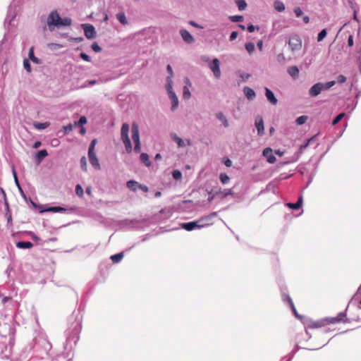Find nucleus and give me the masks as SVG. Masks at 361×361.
<instances>
[{
    "label": "nucleus",
    "instance_id": "49",
    "mask_svg": "<svg viewBox=\"0 0 361 361\" xmlns=\"http://www.w3.org/2000/svg\"><path fill=\"white\" fill-rule=\"evenodd\" d=\"M307 120V116H305V115H302L300 117H298L297 119H296V123L298 125H302L303 123H305V121Z\"/></svg>",
    "mask_w": 361,
    "mask_h": 361
},
{
    "label": "nucleus",
    "instance_id": "11",
    "mask_svg": "<svg viewBox=\"0 0 361 361\" xmlns=\"http://www.w3.org/2000/svg\"><path fill=\"white\" fill-rule=\"evenodd\" d=\"M255 127L257 130V134L259 136H262L264 133V121L263 118L260 116H257L255 118Z\"/></svg>",
    "mask_w": 361,
    "mask_h": 361
},
{
    "label": "nucleus",
    "instance_id": "17",
    "mask_svg": "<svg viewBox=\"0 0 361 361\" xmlns=\"http://www.w3.org/2000/svg\"><path fill=\"white\" fill-rule=\"evenodd\" d=\"M185 82L186 85L184 86L183 88V97L185 99H188L191 97V94H190V92L189 90V87L191 86V82L188 78H185Z\"/></svg>",
    "mask_w": 361,
    "mask_h": 361
},
{
    "label": "nucleus",
    "instance_id": "15",
    "mask_svg": "<svg viewBox=\"0 0 361 361\" xmlns=\"http://www.w3.org/2000/svg\"><path fill=\"white\" fill-rule=\"evenodd\" d=\"M263 156L267 158V161L269 164H274L276 159L274 155L272 154V149L270 147H267L263 150Z\"/></svg>",
    "mask_w": 361,
    "mask_h": 361
},
{
    "label": "nucleus",
    "instance_id": "57",
    "mask_svg": "<svg viewBox=\"0 0 361 361\" xmlns=\"http://www.w3.org/2000/svg\"><path fill=\"white\" fill-rule=\"evenodd\" d=\"M80 165H81V168L83 171H87V161H86V158L85 157H82L81 159H80Z\"/></svg>",
    "mask_w": 361,
    "mask_h": 361
},
{
    "label": "nucleus",
    "instance_id": "6",
    "mask_svg": "<svg viewBox=\"0 0 361 361\" xmlns=\"http://www.w3.org/2000/svg\"><path fill=\"white\" fill-rule=\"evenodd\" d=\"M17 15V11H16V6L11 5L8 7L7 16L5 18L4 25H6V23L8 24V25H11L12 22L14 20Z\"/></svg>",
    "mask_w": 361,
    "mask_h": 361
},
{
    "label": "nucleus",
    "instance_id": "40",
    "mask_svg": "<svg viewBox=\"0 0 361 361\" xmlns=\"http://www.w3.org/2000/svg\"><path fill=\"white\" fill-rule=\"evenodd\" d=\"M216 116L217 118L222 123L224 127H228L229 126L225 114H216Z\"/></svg>",
    "mask_w": 361,
    "mask_h": 361
},
{
    "label": "nucleus",
    "instance_id": "21",
    "mask_svg": "<svg viewBox=\"0 0 361 361\" xmlns=\"http://www.w3.org/2000/svg\"><path fill=\"white\" fill-rule=\"evenodd\" d=\"M170 137L171 140L175 142L179 147H184L185 146V142L183 140L182 138L178 137L177 134L172 133L170 134Z\"/></svg>",
    "mask_w": 361,
    "mask_h": 361
},
{
    "label": "nucleus",
    "instance_id": "45",
    "mask_svg": "<svg viewBox=\"0 0 361 361\" xmlns=\"http://www.w3.org/2000/svg\"><path fill=\"white\" fill-rule=\"evenodd\" d=\"M75 193L80 197H82L83 196V194H84L83 188L79 184L76 185V186H75Z\"/></svg>",
    "mask_w": 361,
    "mask_h": 361
},
{
    "label": "nucleus",
    "instance_id": "46",
    "mask_svg": "<svg viewBox=\"0 0 361 361\" xmlns=\"http://www.w3.org/2000/svg\"><path fill=\"white\" fill-rule=\"evenodd\" d=\"M282 299L284 302H288L289 305H291V302H293V300L288 294H286L284 292H283Z\"/></svg>",
    "mask_w": 361,
    "mask_h": 361
},
{
    "label": "nucleus",
    "instance_id": "44",
    "mask_svg": "<svg viewBox=\"0 0 361 361\" xmlns=\"http://www.w3.org/2000/svg\"><path fill=\"white\" fill-rule=\"evenodd\" d=\"M236 4L240 11H243V10L245 9V8L247 6V4L244 0H237Z\"/></svg>",
    "mask_w": 361,
    "mask_h": 361
},
{
    "label": "nucleus",
    "instance_id": "31",
    "mask_svg": "<svg viewBox=\"0 0 361 361\" xmlns=\"http://www.w3.org/2000/svg\"><path fill=\"white\" fill-rule=\"evenodd\" d=\"M50 126V123L49 122H44V123H39V122H34L33 123V126L37 129V130H44L45 128H47V127H49Z\"/></svg>",
    "mask_w": 361,
    "mask_h": 361
},
{
    "label": "nucleus",
    "instance_id": "1",
    "mask_svg": "<svg viewBox=\"0 0 361 361\" xmlns=\"http://www.w3.org/2000/svg\"><path fill=\"white\" fill-rule=\"evenodd\" d=\"M69 327L66 331V342L69 344L72 342L76 344L82 329V316L79 313L72 315L69 319Z\"/></svg>",
    "mask_w": 361,
    "mask_h": 361
},
{
    "label": "nucleus",
    "instance_id": "32",
    "mask_svg": "<svg viewBox=\"0 0 361 361\" xmlns=\"http://www.w3.org/2000/svg\"><path fill=\"white\" fill-rule=\"evenodd\" d=\"M128 131H129V125L126 123H124L122 125L121 130V138L129 137L128 136Z\"/></svg>",
    "mask_w": 361,
    "mask_h": 361
},
{
    "label": "nucleus",
    "instance_id": "24",
    "mask_svg": "<svg viewBox=\"0 0 361 361\" xmlns=\"http://www.w3.org/2000/svg\"><path fill=\"white\" fill-rule=\"evenodd\" d=\"M171 101V110H175L178 106V99L175 92H171V95L169 96Z\"/></svg>",
    "mask_w": 361,
    "mask_h": 361
},
{
    "label": "nucleus",
    "instance_id": "50",
    "mask_svg": "<svg viewBox=\"0 0 361 361\" xmlns=\"http://www.w3.org/2000/svg\"><path fill=\"white\" fill-rule=\"evenodd\" d=\"M217 215V213L214 212H212L210 214L207 215V216H204L202 218H200V221H209L211 220L213 217L216 216Z\"/></svg>",
    "mask_w": 361,
    "mask_h": 361
},
{
    "label": "nucleus",
    "instance_id": "63",
    "mask_svg": "<svg viewBox=\"0 0 361 361\" xmlns=\"http://www.w3.org/2000/svg\"><path fill=\"white\" fill-rule=\"evenodd\" d=\"M96 143H97V139H93L90 142L88 151H94V147H95Z\"/></svg>",
    "mask_w": 361,
    "mask_h": 361
},
{
    "label": "nucleus",
    "instance_id": "19",
    "mask_svg": "<svg viewBox=\"0 0 361 361\" xmlns=\"http://www.w3.org/2000/svg\"><path fill=\"white\" fill-rule=\"evenodd\" d=\"M265 95L267 100L272 104H276L277 99L276 98L274 92L268 87H265Z\"/></svg>",
    "mask_w": 361,
    "mask_h": 361
},
{
    "label": "nucleus",
    "instance_id": "62",
    "mask_svg": "<svg viewBox=\"0 0 361 361\" xmlns=\"http://www.w3.org/2000/svg\"><path fill=\"white\" fill-rule=\"evenodd\" d=\"M80 56L85 61L90 62L91 61L90 57L84 52L80 53Z\"/></svg>",
    "mask_w": 361,
    "mask_h": 361
},
{
    "label": "nucleus",
    "instance_id": "28",
    "mask_svg": "<svg viewBox=\"0 0 361 361\" xmlns=\"http://www.w3.org/2000/svg\"><path fill=\"white\" fill-rule=\"evenodd\" d=\"M346 314L343 312H340L337 317L331 318L330 323H336L345 321Z\"/></svg>",
    "mask_w": 361,
    "mask_h": 361
},
{
    "label": "nucleus",
    "instance_id": "12",
    "mask_svg": "<svg viewBox=\"0 0 361 361\" xmlns=\"http://www.w3.org/2000/svg\"><path fill=\"white\" fill-rule=\"evenodd\" d=\"M180 35L183 38V41L188 44H192L195 42V39L192 37V35L185 29H181L180 30Z\"/></svg>",
    "mask_w": 361,
    "mask_h": 361
},
{
    "label": "nucleus",
    "instance_id": "10",
    "mask_svg": "<svg viewBox=\"0 0 361 361\" xmlns=\"http://www.w3.org/2000/svg\"><path fill=\"white\" fill-rule=\"evenodd\" d=\"M68 210L73 211V209L71 208V209H66L64 207H59V206L48 207L47 205L45 209H41L40 211H39V212L40 214H42L44 212L62 213V212H65L66 211H68Z\"/></svg>",
    "mask_w": 361,
    "mask_h": 361
},
{
    "label": "nucleus",
    "instance_id": "26",
    "mask_svg": "<svg viewBox=\"0 0 361 361\" xmlns=\"http://www.w3.org/2000/svg\"><path fill=\"white\" fill-rule=\"evenodd\" d=\"M16 247L20 249H30L33 247V244L30 241H18Z\"/></svg>",
    "mask_w": 361,
    "mask_h": 361
},
{
    "label": "nucleus",
    "instance_id": "30",
    "mask_svg": "<svg viewBox=\"0 0 361 361\" xmlns=\"http://www.w3.org/2000/svg\"><path fill=\"white\" fill-rule=\"evenodd\" d=\"M28 56H29V59L35 63L36 64H39L40 63V61L38 58H37L35 56V54H34V47H31L29 49V52H28Z\"/></svg>",
    "mask_w": 361,
    "mask_h": 361
},
{
    "label": "nucleus",
    "instance_id": "52",
    "mask_svg": "<svg viewBox=\"0 0 361 361\" xmlns=\"http://www.w3.org/2000/svg\"><path fill=\"white\" fill-rule=\"evenodd\" d=\"M30 203L32 205V207L36 208V209H39V211L41 209H46L47 205L38 204L35 203V202H33L31 199H30Z\"/></svg>",
    "mask_w": 361,
    "mask_h": 361
},
{
    "label": "nucleus",
    "instance_id": "41",
    "mask_svg": "<svg viewBox=\"0 0 361 361\" xmlns=\"http://www.w3.org/2000/svg\"><path fill=\"white\" fill-rule=\"evenodd\" d=\"M245 49L247 51V52L251 54L254 52L255 46L253 42H247L245 45Z\"/></svg>",
    "mask_w": 361,
    "mask_h": 361
},
{
    "label": "nucleus",
    "instance_id": "42",
    "mask_svg": "<svg viewBox=\"0 0 361 361\" xmlns=\"http://www.w3.org/2000/svg\"><path fill=\"white\" fill-rule=\"evenodd\" d=\"M219 179H220L221 182L222 183V184H227L230 180L229 176L225 173H220Z\"/></svg>",
    "mask_w": 361,
    "mask_h": 361
},
{
    "label": "nucleus",
    "instance_id": "34",
    "mask_svg": "<svg viewBox=\"0 0 361 361\" xmlns=\"http://www.w3.org/2000/svg\"><path fill=\"white\" fill-rule=\"evenodd\" d=\"M219 192H220L219 194V197L221 199H224L226 198L227 196L228 195H233V191L231 190V189H229V190H221V189H219V190H217Z\"/></svg>",
    "mask_w": 361,
    "mask_h": 361
},
{
    "label": "nucleus",
    "instance_id": "33",
    "mask_svg": "<svg viewBox=\"0 0 361 361\" xmlns=\"http://www.w3.org/2000/svg\"><path fill=\"white\" fill-rule=\"evenodd\" d=\"M72 23V20L71 18H68V17H66V18H61V20L59 23V27H63V26H69L71 25Z\"/></svg>",
    "mask_w": 361,
    "mask_h": 361
},
{
    "label": "nucleus",
    "instance_id": "58",
    "mask_svg": "<svg viewBox=\"0 0 361 361\" xmlns=\"http://www.w3.org/2000/svg\"><path fill=\"white\" fill-rule=\"evenodd\" d=\"M345 114H338V116L333 120L332 125H336L341 119L344 117Z\"/></svg>",
    "mask_w": 361,
    "mask_h": 361
},
{
    "label": "nucleus",
    "instance_id": "3",
    "mask_svg": "<svg viewBox=\"0 0 361 361\" xmlns=\"http://www.w3.org/2000/svg\"><path fill=\"white\" fill-rule=\"evenodd\" d=\"M61 20V17L56 11H51L48 16L47 23L51 31L53 30L54 27H59V23Z\"/></svg>",
    "mask_w": 361,
    "mask_h": 361
},
{
    "label": "nucleus",
    "instance_id": "56",
    "mask_svg": "<svg viewBox=\"0 0 361 361\" xmlns=\"http://www.w3.org/2000/svg\"><path fill=\"white\" fill-rule=\"evenodd\" d=\"M294 315L295 316V317H297L298 319H300V318L302 317V315L298 314V312H297L296 310V308L293 304V302H291V305H290Z\"/></svg>",
    "mask_w": 361,
    "mask_h": 361
},
{
    "label": "nucleus",
    "instance_id": "25",
    "mask_svg": "<svg viewBox=\"0 0 361 361\" xmlns=\"http://www.w3.org/2000/svg\"><path fill=\"white\" fill-rule=\"evenodd\" d=\"M140 159L142 163L145 164L147 167H149L152 165V162L149 159V157L147 153H141L140 156Z\"/></svg>",
    "mask_w": 361,
    "mask_h": 361
},
{
    "label": "nucleus",
    "instance_id": "60",
    "mask_svg": "<svg viewBox=\"0 0 361 361\" xmlns=\"http://www.w3.org/2000/svg\"><path fill=\"white\" fill-rule=\"evenodd\" d=\"M27 233L31 236L32 239L36 242L39 241L40 238L35 233L28 231Z\"/></svg>",
    "mask_w": 361,
    "mask_h": 361
},
{
    "label": "nucleus",
    "instance_id": "53",
    "mask_svg": "<svg viewBox=\"0 0 361 361\" xmlns=\"http://www.w3.org/2000/svg\"><path fill=\"white\" fill-rule=\"evenodd\" d=\"M315 138H316V135H313L310 139L307 140V142H306V143L301 145H300V149L301 151H302L303 149H305L308 146L309 143H310V142L314 141V140Z\"/></svg>",
    "mask_w": 361,
    "mask_h": 361
},
{
    "label": "nucleus",
    "instance_id": "14",
    "mask_svg": "<svg viewBox=\"0 0 361 361\" xmlns=\"http://www.w3.org/2000/svg\"><path fill=\"white\" fill-rule=\"evenodd\" d=\"M336 84V81H329L325 83L317 82V95L322 91L327 90Z\"/></svg>",
    "mask_w": 361,
    "mask_h": 361
},
{
    "label": "nucleus",
    "instance_id": "13",
    "mask_svg": "<svg viewBox=\"0 0 361 361\" xmlns=\"http://www.w3.org/2000/svg\"><path fill=\"white\" fill-rule=\"evenodd\" d=\"M88 158L90 164L97 169H100L99 160L94 151H88Z\"/></svg>",
    "mask_w": 361,
    "mask_h": 361
},
{
    "label": "nucleus",
    "instance_id": "64",
    "mask_svg": "<svg viewBox=\"0 0 361 361\" xmlns=\"http://www.w3.org/2000/svg\"><path fill=\"white\" fill-rule=\"evenodd\" d=\"M346 81V77L343 75H339L338 77H337V82L338 83H343Z\"/></svg>",
    "mask_w": 361,
    "mask_h": 361
},
{
    "label": "nucleus",
    "instance_id": "8",
    "mask_svg": "<svg viewBox=\"0 0 361 361\" xmlns=\"http://www.w3.org/2000/svg\"><path fill=\"white\" fill-rule=\"evenodd\" d=\"M81 26L84 30L85 35L87 39H92L96 37V30L92 25L87 23L82 24Z\"/></svg>",
    "mask_w": 361,
    "mask_h": 361
},
{
    "label": "nucleus",
    "instance_id": "9",
    "mask_svg": "<svg viewBox=\"0 0 361 361\" xmlns=\"http://www.w3.org/2000/svg\"><path fill=\"white\" fill-rule=\"evenodd\" d=\"M209 68L213 72L215 78H219L221 75L220 63L219 59H214L209 63Z\"/></svg>",
    "mask_w": 361,
    "mask_h": 361
},
{
    "label": "nucleus",
    "instance_id": "55",
    "mask_svg": "<svg viewBox=\"0 0 361 361\" xmlns=\"http://www.w3.org/2000/svg\"><path fill=\"white\" fill-rule=\"evenodd\" d=\"M23 67L27 72L31 71V67H30V63L29 59H24Z\"/></svg>",
    "mask_w": 361,
    "mask_h": 361
},
{
    "label": "nucleus",
    "instance_id": "2",
    "mask_svg": "<svg viewBox=\"0 0 361 361\" xmlns=\"http://www.w3.org/2000/svg\"><path fill=\"white\" fill-rule=\"evenodd\" d=\"M34 348L36 350H40L41 355L39 357L44 358V355H48L49 352L51 350V344L48 340L40 338L36 342Z\"/></svg>",
    "mask_w": 361,
    "mask_h": 361
},
{
    "label": "nucleus",
    "instance_id": "36",
    "mask_svg": "<svg viewBox=\"0 0 361 361\" xmlns=\"http://www.w3.org/2000/svg\"><path fill=\"white\" fill-rule=\"evenodd\" d=\"M274 6V8L279 12H282L285 10V5L281 1H278V0L275 1Z\"/></svg>",
    "mask_w": 361,
    "mask_h": 361
},
{
    "label": "nucleus",
    "instance_id": "37",
    "mask_svg": "<svg viewBox=\"0 0 361 361\" xmlns=\"http://www.w3.org/2000/svg\"><path fill=\"white\" fill-rule=\"evenodd\" d=\"M116 19L122 24L126 25L128 23L126 15L124 13H118L116 14Z\"/></svg>",
    "mask_w": 361,
    "mask_h": 361
},
{
    "label": "nucleus",
    "instance_id": "18",
    "mask_svg": "<svg viewBox=\"0 0 361 361\" xmlns=\"http://www.w3.org/2000/svg\"><path fill=\"white\" fill-rule=\"evenodd\" d=\"M48 156L47 149L39 150L35 154V163L39 165L42 160Z\"/></svg>",
    "mask_w": 361,
    "mask_h": 361
},
{
    "label": "nucleus",
    "instance_id": "59",
    "mask_svg": "<svg viewBox=\"0 0 361 361\" xmlns=\"http://www.w3.org/2000/svg\"><path fill=\"white\" fill-rule=\"evenodd\" d=\"M91 48L95 52H99L102 50V48L97 42L92 43Z\"/></svg>",
    "mask_w": 361,
    "mask_h": 361
},
{
    "label": "nucleus",
    "instance_id": "38",
    "mask_svg": "<svg viewBox=\"0 0 361 361\" xmlns=\"http://www.w3.org/2000/svg\"><path fill=\"white\" fill-rule=\"evenodd\" d=\"M87 123V118L85 116H82L80 118V119L77 121H75L73 125V128L75 127H80L82 126H84Z\"/></svg>",
    "mask_w": 361,
    "mask_h": 361
},
{
    "label": "nucleus",
    "instance_id": "5",
    "mask_svg": "<svg viewBox=\"0 0 361 361\" xmlns=\"http://www.w3.org/2000/svg\"><path fill=\"white\" fill-rule=\"evenodd\" d=\"M288 45L292 51L300 50L302 47V41L300 37L297 35L291 36L288 40Z\"/></svg>",
    "mask_w": 361,
    "mask_h": 361
},
{
    "label": "nucleus",
    "instance_id": "61",
    "mask_svg": "<svg viewBox=\"0 0 361 361\" xmlns=\"http://www.w3.org/2000/svg\"><path fill=\"white\" fill-rule=\"evenodd\" d=\"M294 13L298 18L300 17L303 13L302 11L301 10V8L300 7L295 8Z\"/></svg>",
    "mask_w": 361,
    "mask_h": 361
},
{
    "label": "nucleus",
    "instance_id": "22",
    "mask_svg": "<svg viewBox=\"0 0 361 361\" xmlns=\"http://www.w3.org/2000/svg\"><path fill=\"white\" fill-rule=\"evenodd\" d=\"M288 73L293 78L296 79L299 75V68L296 66H292L288 68Z\"/></svg>",
    "mask_w": 361,
    "mask_h": 361
},
{
    "label": "nucleus",
    "instance_id": "47",
    "mask_svg": "<svg viewBox=\"0 0 361 361\" xmlns=\"http://www.w3.org/2000/svg\"><path fill=\"white\" fill-rule=\"evenodd\" d=\"M229 19L233 22V23H237V22H240V21H243V16H229Z\"/></svg>",
    "mask_w": 361,
    "mask_h": 361
},
{
    "label": "nucleus",
    "instance_id": "23",
    "mask_svg": "<svg viewBox=\"0 0 361 361\" xmlns=\"http://www.w3.org/2000/svg\"><path fill=\"white\" fill-rule=\"evenodd\" d=\"M243 93L245 96L247 97V99L249 100H252L255 97V91L249 87H244Z\"/></svg>",
    "mask_w": 361,
    "mask_h": 361
},
{
    "label": "nucleus",
    "instance_id": "29",
    "mask_svg": "<svg viewBox=\"0 0 361 361\" xmlns=\"http://www.w3.org/2000/svg\"><path fill=\"white\" fill-rule=\"evenodd\" d=\"M121 139L125 145L126 152L128 153H130L132 152L133 148H132V144H131L129 137H123Z\"/></svg>",
    "mask_w": 361,
    "mask_h": 361
},
{
    "label": "nucleus",
    "instance_id": "7",
    "mask_svg": "<svg viewBox=\"0 0 361 361\" xmlns=\"http://www.w3.org/2000/svg\"><path fill=\"white\" fill-rule=\"evenodd\" d=\"M300 320L305 326V331L307 335L310 334L309 329H316V322L311 318L302 316Z\"/></svg>",
    "mask_w": 361,
    "mask_h": 361
},
{
    "label": "nucleus",
    "instance_id": "51",
    "mask_svg": "<svg viewBox=\"0 0 361 361\" xmlns=\"http://www.w3.org/2000/svg\"><path fill=\"white\" fill-rule=\"evenodd\" d=\"M63 128L64 129V135H68L71 131L73 129V125L72 123H69L67 126H63Z\"/></svg>",
    "mask_w": 361,
    "mask_h": 361
},
{
    "label": "nucleus",
    "instance_id": "35",
    "mask_svg": "<svg viewBox=\"0 0 361 361\" xmlns=\"http://www.w3.org/2000/svg\"><path fill=\"white\" fill-rule=\"evenodd\" d=\"M167 84L166 85V88L168 92L169 96L171 95V92H174L173 90L172 85H173V80L171 78V76H169L166 78Z\"/></svg>",
    "mask_w": 361,
    "mask_h": 361
},
{
    "label": "nucleus",
    "instance_id": "48",
    "mask_svg": "<svg viewBox=\"0 0 361 361\" xmlns=\"http://www.w3.org/2000/svg\"><path fill=\"white\" fill-rule=\"evenodd\" d=\"M276 60L280 64H284L286 63V57L283 53H280L276 56Z\"/></svg>",
    "mask_w": 361,
    "mask_h": 361
},
{
    "label": "nucleus",
    "instance_id": "39",
    "mask_svg": "<svg viewBox=\"0 0 361 361\" xmlns=\"http://www.w3.org/2000/svg\"><path fill=\"white\" fill-rule=\"evenodd\" d=\"M123 257V252H119L116 255H113L111 256L110 259L114 262V263H118Z\"/></svg>",
    "mask_w": 361,
    "mask_h": 361
},
{
    "label": "nucleus",
    "instance_id": "16",
    "mask_svg": "<svg viewBox=\"0 0 361 361\" xmlns=\"http://www.w3.org/2000/svg\"><path fill=\"white\" fill-rule=\"evenodd\" d=\"M132 139L134 143L140 142L139 135V128L136 123H133L131 127Z\"/></svg>",
    "mask_w": 361,
    "mask_h": 361
},
{
    "label": "nucleus",
    "instance_id": "20",
    "mask_svg": "<svg viewBox=\"0 0 361 361\" xmlns=\"http://www.w3.org/2000/svg\"><path fill=\"white\" fill-rule=\"evenodd\" d=\"M302 201H303L302 196L300 195L298 197V201L295 203L288 202V203L286 204V205L289 209L296 210V209H299L302 207Z\"/></svg>",
    "mask_w": 361,
    "mask_h": 361
},
{
    "label": "nucleus",
    "instance_id": "27",
    "mask_svg": "<svg viewBox=\"0 0 361 361\" xmlns=\"http://www.w3.org/2000/svg\"><path fill=\"white\" fill-rule=\"evenodd\" d=\"M126 185L130 190L135 192L139 189L140 183L134 180H130L126 183Z\"/></svg>",
    "mask_w": 361,
    "mask_h": 361
},
{
    "label": "nucleus",
    "instance_id": "54",
    "mask_svg": "<svg viewBox=\"0 0 361 361\" xmlns=\"http://www.w3.org/2000/svg\"><path fill=\"white\" fill-rule=\"evenodd\" d=\"M326 36V29H323L317 35V42L322 41Z\"/></svg>",
    "mask_w": 361,
    "mask_h": 361
},
{
    "label": "nucleus",
    "instance_id": "43",
    "mask_svg": "<svg viewBox=\"0 0 361 361\" xmlns=\"http://www.w3.org/2000/svg\"><path fill=\"white\" fill-rule=\"evenodd\" d=\"M172 177L176 180H180L182 178V173L178 169L173 170L172 171Z\"/></svg>",
    "mask_w": 361,
    "mask_h": 361
},
{
    "label": "nucleus",
    "instance_id": "4",
    "mask_svg": "<svg viewBox=\"0 0 361 361\" xmlns=\"http://www.w3.org/2000/svg\"><path fill=\"white\" fill-rule=\"evenodd\" d=\"M202 222H203V221H200V219L197 221L183 223L180 224V226L182 228H183L188 231H191L196 228H203L209 224H202Z\"/></svg>",
    "mask_w": 361,
    "mask_h": 361
}]
</instances>
